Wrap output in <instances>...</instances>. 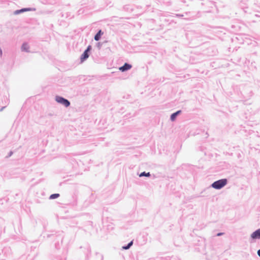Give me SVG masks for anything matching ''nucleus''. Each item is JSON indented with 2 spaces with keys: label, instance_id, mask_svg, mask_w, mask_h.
<instances>
[{
  "label": "nucleus",
  "instance_id": "23",
  "mask_svg": "<svg viewBox=\"0 0 260 260\" xmlns=\"http://www.w3.org/2000/svg\"><path fill=\"white\" fill-rule=\"evenodd\" d=\"M176 16L177 17H182L183 16V14H176Z\"/></svg>",
  "mask_w": 260,
  "mask_h": 260
},
{
  "label": "nucleus",
  "instance_id": "21",
  "mask_svg": "<svg viewBox=\"0 0 260 260\" xmlns=\"http://www.w3.org/2000/svg\"><path fill=\"white\" fill-rule=\"evenodd\" d=\"M102 43L101 42H98L97 44H96V46L98 47V48L100 49H101V47H102Z\"/></svg>",
  "mask_w": 260,
  "mask_h": 260
},
{
  "label": "nucleus",
  "instance_id": "14",
  "mask_svg": "<svg viewBox=\"0 0 260 260\" xmlns=\"http://www.w3.org/2000/svg\"><path fill=\"white\" fill-rule=\"evenodd\" d=\"M104 32L102 31V29H99L97 31V32L95 34V35L94 36V39L96 41H98L101 40L102 36L103 35Z\"/></svg>",
  "mask_w": 260,
  "mask_h": 260
},
{
  "label": "nucleus",
  "instance_id": "27",
  "mask_svg": "<svg viewBox=\"0 0 260 260\" xmlns=\"http://www.w3.org/2000/svg\"><path fill=\"white\" fill-rule=\"evenodd\" d=\"M6 99H7V98H6ZM7 102H6V103L7 104V103L9 102V100H7Z\"/></svg>",
  "mask_w": 260,
  "mask_h": 260
},
{
  "label": "nucleus",
  "instance_id": "11",
  "mask_svg": "<svg viewBox=\"0 0 260 260\" xmlns=\"http://www.w3.org/2000/svg\"><path fill=\"white\" fill-rule=\"evenodd\" d=\"M182 112L181 110H178L171 114L170 116V120L171 121H175L178 116H179Z\"/></svg>",
  "mask_w": 260,
  "mask_h": 260
},
{
  "label": "nucleus",
  "instance_id": "7",
  "mask_svg": "<svg viewBox=\"0 0 260 260\" xmlns=\"http://www.w3.org/2000/svg\"><path fill=\"white\" fill-rule=\"evenodd\" d=\"M36 8H23L21 9L16 10L14 12V14L18 15L23 12H27V11H35Z\"/></svg>",
  "mask_w": 260,
  "mask_h": 260
},
{
  "label": "nucleus",
  "instance_id": "20",
  "mask_svg": "<svg viewBox=\"0 0 260 260\" xmlns=\"http://www.w3.org/2000/svg\"><path fill=\"white\" fill-rule=\"evenodd\" d=\"M9 104V102L7 103V104L5 106H3L2 107L1 109H0V112H2L3 111V110L4 109L6 108V107H7V106Z\"/></svg>",
  "mask_w": 260,
  "mask_h": 260
},
{
  "label": "nucleus",
  "instance_id": "6",
  "mask_svg": "<svg viewBox=\"0 0 260 260\" xmlns=\"http://www.w3.org/2000/svg\"><path fill=\"white\" fill-rule=\"evenodd\" d=\"M241 94L243 96L244 101H246L252 96L253 92L250 88L245 87L241 91Z\"/></svg>",
  "mask_w": 260,
  "mask_h": 260
},
{
  "label": "nucleus",
  "instance_id": "28",
  "mask_svg": "<svg viewBox=\"0 0 260 260\" xmlns=\"http://www.w3.org/2000/svg\"><path fill=\"white\" fill-rule=\"evenodd\" d=\"M165 21H167V22H168L169 20H167L166 19H165Z\"/></svg>",
  "mask_w": 260,
  "mask_h": 260
},
{
  "label": "nucleus",
  "instance_id": "22",
  "mask_svg": "<svg viewBox=\"0 0 260 260\" xmlns=\"http://www.w3.org/2000/svg\"><path fill=\"white\" fill-rule=\"evenodd\" d=\"M224 234V233H222V232H220V233H218L216 236L217 237H219V236H221L222 235H223Z\"/></svg>",
  "mask_w": 260,
  "mask_h": 260
},
{
  "label": "nucleus",
  "instance_id": "4",
  "mask_svg": "<svg viewBox=\"0 0 260 260\" xmlns=\"http://www.w3.org/2000/svg\"><path fill=\"white\" fill-rule=\"evenodd\" d=\"M92 46L90 45H88L80 56V59L81 63H83L87 59L90 54Z\"/></svg>",
  "mask_w": 260,
  "mask_h": 260
},
{
  "label": "nucleus",
  "instance_id": "13",
  "mask_svg": "<svg viewBox=\"0 0 260 260\" xmlns=\"http://www.w3.org/2000/svg\"><path fill=\"white\" fill-rule=\"evenodd\" d=\"M9 250V248H3L2 246H0V260H3L6 257V256L5 254L4 253V252H6V251H8Z\"/></svg>",
  "mask_w": 260,
  "mask_h": 260
},
{
  "label": "nucleus",
  "instance_id": "17",
  "mask_svg": "<svg viewBox=\"0 0 260 260\" xmlns=\"http://www.w3.org/2000/svg\"><path fill=\"white\" fill-rule=\"evenodd\" d=\"M138 175L140 177H150L151 176L150 172H146L145 171L141 172L140 174H138Z\"/></svg>",
  "mask_w": 260,
  "mask_h": 260
},
{
  "label": "nucleus",
  "instance_id": "19",
  "mask_svg": "<svg viewBox=\"0 0 260 260\" xmlns=\"http://www.w3.org/2000/svg\"><path fill=\"white\" fill-rule=\"evenodd\" d=\"M13 151H10L9 152V153L8 154V155L6 156V158H9L13 155Z\"/></svg>",
  "mask_w": 260,
  "mask_h": 260
},
{
  "label": "nucleus",
  "instance_id": "12",
  "mask_svg": "<svg viewBox=\"0 0 260 260\" xmlns=\"http://www.w3.org/2000/svg\"><path fill=\"white\" fill-rule=\"evenodd\" d=\"M239 7L243 10L245 13H248L247 10L248 9V7L247 4L245 3L243 1H241L239 3Z\"/></svg>",
  "mask_w": 260,
  "mask_h": 260
},
{
  "label": "nucleus",
  "instance_id": "18",
  "mask_svg": "<svg viewBox=\"0 0 260 260\" xmlns=\"http://www.w3.org/2000/svg\"><path fill=\"white\" fill-rule=\"evenodd\" d=\"M59 197H60V194L59 193H53L50 196L49 199L50 200H53V199H57Z\"/></svg>",
  "mask_w": 260,
  "mask_h": 260
},
{
  "label": "nucleus",
  "instance_id": "10",
  "mask_svg": "<svg viewBox=\"0 0 260 260\" xmlns=\"http://www.w3.org/2000/svg\"><path fill=\"white\" fill-rule=\"evenodd\" d=\"M251 17L252 19V22H260V11H257L255 13L253 14L251 16Z\"/></svg>",
  "mask_w": 260,
  "mask_h": 260
},
{
  "label": "nucleus",
  "instance_id": "24",
  "mask_svg": "<svg viewBox=\"0 0 260 260\" xmlns=\"http://www.w3.org/2000/svg\"><path fill=\"white\" fill-rule=\"evenodd\" d=\"M257 254L258 256L260 257V249L257 250Z\"/></svg>",
  "mask_w": 260,
  "mask_h": 260
},
{
  "label": "nucleus",
  "instance_id": "26",
  "mask_svg": "<svg viewBox=\"0 0 260 260\" xmlns=\"http://www.w3.org/2000/svg\"><path fill=\"white\" fill-rule=\"evenodd\" d=\"M66 257H64L63 258V259L61 258V259H59V260H66Z\"/></svg>",
  "mask_w": 260,
  "mask_h": 260
},
{
  "label": "nucleus",
  "instance_id": "15",
  "mask_svg": "<svg viewBox=\"0 0 260 260\" xmlns=\"http://www.w3.org/2000/svg\"><path fill=\"white\" fill-rule=\"evenodd\" d=\"M21 49L22 51H24L26 52H29V46L28 45V44L26 42H24L22 44Z\"/></svg>",
  "mask_w": 260,
  "mask_h": 260
},
{
  "label": "nucleus",
  "instance_id": "3",
  "mask_svg": "<svg viewBox=\"0 0 260 260\" xmlns=\"http://www.w3.org/2000/svg\"><path fill=\"white\" fill-rule=\"evenodd\" d=\"M228 183V180L226 178L219 179L213 182L209 186L215 189L219 190L224 187Z\"/></svg>",
  "mask_w": 260,
  "mask_h": 260
},
{
  "label": "nucleus",
  "instance_id": "5",
  "mask_svg": "<svg viewBox=\"0 0 260 260\" xmlns=\"http://www.w3.org/2000/svg\"><path fill=\"white\" fill-rule=\"evenodd\" d=\"M55 100L57 103L64 106L66 108L69 107L71 105L70 102L68 99L60 95H56Z\"/></svg>",
  "mask_w": 260,
  "mask_h": 260
},
{
  "label": "nucleus",
  "instance_id": "2",
  "mask_svg": "<svg viewBox=\"0 0 260 260\" xmlns=\"http://www.w3.org/2000/svg\"><path fill=\"white\" fill-rule=\"evenodd\" d=\"M252 60L249 68L251 70H255L257 69V66L260 68V54L257 52H255L252 54Z\"/></svg>",
  "mask_w": 260,
  "mask_h": 260
},
{
  "label": "nucleus",
  "instance_id": "25",
  "mask_svg": "<svg viewBox=\"0 0 260 260\" xmlns=\"http://www.w3.org/2000/svg\"><path fill=\"white\" fill-rule=\"evenodd\" d=\"M3 55V51L1 48L0 47V56H2Z\"/></svg>",
  "mask_w": 260,
  "mask_h": 260
},
{
  "label": "nucleus",
  "instance_id": "1",
  "mask_svg": "<svg viewBox=\"0 0 260 260\" xmlns=\"http://www.w3.org/2000/svg\"><path fill=\"white\" fill-rule=\"evenodd\" d=\"M53 233L50 234H48L47 236V238H50L53 237L55 240H57L58 241L55 242V248L57 249H58L60 248V245L59 243V240H60L61 243H62L63 238V232H53Z\"/></svg>",
  "mask_w": 260,
  "mask_h": 260
},
{
  "label": "nucleus",
  "instance_id": "9",
  "mask_svg": "<svg viewBox=\"0 0 260 260\" xmlns=\"http://www.w3.org/2000/svg\"><path fill=\"white\" fill-rule=\"evenodd\" d=\"M252 240L260 239V228L255 230L250 235Z\"/></svg>",
  "mask_w": 260,
  "mask_h": 260
},
{
  "label": "nucleus",
  "instance_id": "16",
  "mask_svg": "<svg viewBox=\"0 0 260 260\" xmlns=\"http://www.w3.org/2000/svg\"><path fill=\"white\" fill-rule=\"evenodd\" d=\"M133 244V240L130 241L127 244L124 245L122 247V249L124 250L129 249Z\"/></svg>",
  "mask_w": 260,
  "mask_h": 260
},
{
  "label": "nucleus",
  "instance_id": "8",
  "mask_svg": "<svg viewBox=\"0 0 260 260\" xmlns=\"http://www.w3.org/2000/svg\"><path fill=\"white\" fill-rule=\"evenodd\" d=\"M132 68V65L127 63L125 62L124 63L123 66L119 67V70L122 72H124L126 71H128Z\"/></svg>",
  "mask_w": 260,
  "mask_h": 260
}]
</instances>
